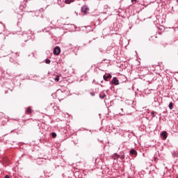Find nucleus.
<instances>
[{"instance_id":"nucleus-1","label":"nucleus","mask_w":178,"mask_h":178,"mask_svg":"<svg viewBox=\"0 0 178 178\" xmlns=\"http://www.w3.org/2000/svg\"><path fill=\"white\" fill-rule=\"evenodd\" d=\"M88 10H90V8H88V6H83L81 7V12L83 13V15H87V13H88Z\"/></svg>"},{"instance_id":"nucleus-2","label":"nucleus","mask_w":178,"mask_h":178,"mask_svg":"<svg viewBox=\"0 0 178 178\" xmlns=\"http://www.w3.org/2000/svg\"><path fill=\"white\" fill-rule=\"evenodd\" d=\"M54 55H59V54H60V47H56L54 49Z\"/></svg>"},{"instance_id":"nucleus-3","label":"nucleus","mask_w":178,"mask_h":178,"mask_svg":"<svg viewBox=\"0 0 178 178\" xmlns=\"http://www.w3.org/2000/svg\"><path fill=\"white\" fill-rule=\"evenodd\" d=\"M111 84H114V86H119V80H118V78L113 77Z\"/></svg>"},{"instance_id":"nucleus-4","label":"nucleus","mask_w":178,"mask_h":178,"mask_svg":"<svg viewBox=\"0 0 178 178\" xmlns=\"http://www.w3.org/2000/svg\"><path fill=\"white\" fill-rule=\"evenodd\" d=\"M112 78V74H108V76H103V79L104 80V81H108V79H111Z\"/></svg>"},{"instance_id":"nucleus-5","label":"nucleus","mask_w":178,"mask_h":178,"mask_svg":"<svg viewBox=\"0 0 178 178\" xmlns=\"http://www.w3.org/2000/svg\"><path fill=\"white\" fill-rule=\"evenodd\" d=\"M161 136H163V138L164 140H166L168 138V132L164 131L163 132L161 133Z\"/></svg>"},{"instance_id":"nucleus-6","label":"nucleus","mask_w":178,"mask_h":178,"mask_svg":"<svg viewBox=\"0 0 178 178\" xmlns=\"http://www.w3.org/2000/svg\"><path fill=\"white\" fill-rule=\"evenodd\" d=\"M131 155H137V152L134 150V149H132L130 150Z\"/></svg>"},{"instance_id":"nucleus-7","label":"nucleus","mask_w":178,"mask_h":178,"mask_svg":"<svg viewBox=\"0 0 178 178\" xmlns=\"http://www.w3.org/2000/svg\"><path fill=\"white\" fill-rule=\"evenodd\" d=\"M73 2H74V0H65V3H67L68 5Z\"/></svg>"},{"instance_id":"nucleus-8","label":"nucleus","mask_w":178,"mask_h":178,"mask_svg":"<svg viewBox=\"0 0 178 178\" xmlns=\"http://www.w3.org/2000/svg\"><path fill=\"white\" fill-rule=\"evenodd\" d=\"M113 159H118V158H120V156L118 154H114L112 156Z\"/></svg>"},{"instance_id":"nucleus-9","label":"nucleus","mask_w":178,"mask_h":178,"mask_svg":"<svg viewBox=\"0 0 178 178\" xmlns=\"http://www.w3.org/2000/svg\"><path fill=\"white\" fill-rule=\"evenodd\" d=\"M27 113H29V115H31V108L28 107L27 110H26Z\"/></svg>"},{"instance_id":"nucleus-10","label":"nucleus","mask_w":178,"mask_h":178,"mask_svg":"<svg viewBox=\"0 0 178 178\" xmlns=\"http://www.w3.org/2000/svg\"><path fill=\"white\" fill-rule=\"evenodd\" d=\"M51 137L53 138H56V133H55V132L51 133Z\"/></svg>"},{"instance_id":"nucleus-11","label":"nucleus","mask_w":178,"mask_h":178,"mask_svg":"<svg viewBox=\"0 0 178 178\" xmlns=\"http://www.w3.org/2000/svg\"><path fill=\"white\" fill-rule=\"evenodd\" d=\"M106 97V95L104 94L103 95H99V98H101V99H104V98H105Z\"/></svg>"},{"instance_id":"nucleus-12","label":"nucleus","mask_w":178,"mask_h":178,"mask_svg":"<svg viewBox=\"0 0 178 178\" xmlns=\"http://www.w3.org/2000/svg\"><path fill=\"white\" fill-rule=\"evenodd\" d=\"M169 108H170V109H173V103H172V102H170V103L169 104Z\"/></svg>"},{"instance_id":"nucleus-13","label":"nucleus","mask_w":178,"mask_h":178,"mask_svg":"<svg viewBox=\"0 0 178 178\" xmlns=\"http://www.w3.org/2000/svg\"><path fill=\"white\" fill-rule=\"evenodd\" d=\"M45 63H47V65H49V63H51V60H49V59H46V60H45Z\"/></svg>"},{"instance_id":"nucleus-14","label":"nucleus","mask_w":178,"mask_h":178,"mask_svg":"<svg viewBox=\"0 0 178 178\" xmlns=\"http://www.w3.org/2000/svg\"><path fill=\"white\" fill-rule=\"evenodd\" d=\"M59 77H60L59 75H56V78H55V79H54L55 81H57V82L59 81Z\"/></svg>"},{"instance_id":"nucleus-15","label":"nucleus","mask_w":178,"mask_h":178,"mask_svg":"<svg viewBox=\"0 0 178 178\" xmlns=\"http://www.w3.org/2000/svg\"><path fill=\"white\" fill-rule=\"evenodd\" d=\"M172 155H173L174 158H177V156H178V154L176 153V152H174V153L172 154Z\"/></svg>"},{"instance_id":"nucleus-16","label":"nucleus","mask_w":178,"mask_h":178,"mask_svg":"<svg viewBox=\"0 0 178 178\" xmlns=\"http://www.w3.org/2000/svg\"><path fill=\"white\" fill-rule=\"evenodd\" d=\"M118 158H120V159H124V155L120 156V157H118Z\"/></svg>"},{"instance_id":"nucleus-17","label":"nucleus","mask_w":178,"mask_h":178,"mask_svg":"<svg viewBox=\"0 0 178 178\" xmlns=\"http://www.w3.org/2000/svg\"><path fill=\"white\" fill-rule=\"evenodd\" d=\"M90 95L94 97V95H95V92H91Z\"/></svg>"},{"instance_id":"nucleus-18","label":"nucleus","mask_w":178,"mask_h":178,"mask_svg":"<svg viewBox=\"0 0 178 178\" xmlns=\"http://www.w3.org/2000/svg\"><path fill=\"white\" fill-rule=\"evenodd\" d=\"M131 2H137V0H131Z\"/></svg>"},{"instance_id":"nucleus-19","label":"nucleus","mask_w":178,"mask_h":178,"mask_svg":"<svg viewBox=\"0 0 178 178\" xmlns=\"http://www.w3.org/2000/svg\"><path fill=\"white\" fill-rule=\"evenodd\" d=\"M152 115H154V112H153V113H152Z\"/></svg>"},{"instance_id":"nucleus-20","label":"nucleus","mask_w":178,"mask_h":178,"mask_svg":"<svg viewBox=\"0 0 178 178\" xmlns=\"http://www.w3.org/2000/svg\"><path fill=\"white\" fill-rule=\"evenodd\" d=\"M177 178H178V177Z\"/></svg>"}]
</instances>
